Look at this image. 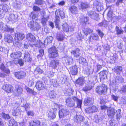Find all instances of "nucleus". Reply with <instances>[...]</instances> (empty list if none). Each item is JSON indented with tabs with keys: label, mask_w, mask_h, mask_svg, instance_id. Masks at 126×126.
Returning a JSON list of instances; mask_svg holds the SVG:
<instances>
[{
	"label": "nucleus",
	"mask_w": 126,
	"mask_h": 126,
	"mask_svg": "<svg viewBox=\"0 0 126 126\" xmlns=\"http://www.w3.org/2000/svg\"><path fill=\"white\" fill-rule=\"evenodd\" d=\"M66 102L67 106L70 107L75 106L76 103L77 104V106L79 108L80 107L82 103L81 100L76 97H73L71 98H68L66 99Z\"/></svg>",
	"instance_id": "nucleus-1"
},
{
	"label": "nucleus",
	"mask_w": 126,
	"mask_h": 126,
	"mask_svg": "<svg viewBox=\"0 0 126 126\" xmlns=\"http://www.w3.org/2000/svg\"><path fill=\"white\" fill-rule=\"evenodd\" d=\"M49 54L48 56L49 58H55L58 56V50L54 47H52L48 50Z\"/></svg>",
	"instance_id": "nucleus-2"
},
{
	"label": "nucleus",
	"mask_w": 126,
	"mask_h": 126,
	"mask_svg": "<svg viewBox=\"0 0 126 126\" xmlns=\"http://www.w3.org/2000/svg\"><path fill=\"white\" fill-rule=\"evenodd\" d=\"M107 86L103 84L101 85L97 86L96 88V92L100 94H104L107 91Z\"/></svg>",
	"instance_id": "nucleus-3"
},
{
	"label": "nucleus",
	"mask_w": 126,
	"mask_h": 126,
	"mask_svg": "<svg viewBox=\"0 0 126 126\" xmlns=\"http://www.w3.org/2000/svg\"><path fill=\"white\" fill-rule=\"evenodd\" d=\"M88 84L85 85L83 90L84 91H87L91 90L94 85V83L93 80L88 81Z\"/></svg>",
	"instance_id": "nucleus-4"
},
{
	"label": "nucleus",
	"mask_w": 126,
	"mask_h": 126,
	"mask_svg": "<svg viewBox=\"0 0 126 126\" xmlns=\"http://www.w3.org/2000/svg\"><path fill=\"white\" fill-rule=\"evenodd\" d=\"M44 123L42 120H35L30 123V126H44Z\"/></svg>",
	"instance_id": "nucleus-5"
},
{
	"label": "nucleus",
	"mask_w": 126,
	"mask_h": 126,
	"mask_svg": "<svg viewBox=\"0 0 126 126\" xmlns=\"http://www.w3.org/2000/svg\"><path fill=\"white\" fill-rule=\"evenodd\" d=\"M2 88L6 92L8 93L12 92L13 91V87L10 84H4L3 85Z\"/></svg>",
	"instance_id": "nucleus-6"
},
{
	"label": "nucleus",
	"mask_w": 126,
	"mask_h": 126,
	"mask_svg": "<svg viewBox=\"0 0 126 126\" xmlns=\"http://www.w3.org/2000/svg\"><path fill=\"white\" fill-rule=\"evenodd\" d=\"M69 111L66 109H62L60 110L59 112V116L60 118H62L66 115L68 114Z\"/></svg>",
	"instance_id": "nucleus-7"
},
{
	"label": "nucleus",
	"mask_w": 126,
	"mask_h": 126,
	"mask_svg": "<svg viewBox=\"0 0 126 126\" xmlns=\"http://www.w3.org/2000/svg\"><path fill=\"white\" fill-rule=\"evenodd\" d=\"M15 88L14 95L16 96L20 95L23 91L22 88L18 85H16Z\"/></svg>",
	"instance_id": "nucleus-8"
},
{
	"label": "nucleus",
	"mask_w": 126,
	"mask_h": 126,
	"mask_svg": "<svg viewBox=\"0 0 126 126\" xmlns=\"http://www.w3.org/2000/svg\"><path fill=\"white\" fill-rule=\"evenodd\" d=\"M57 110V109L55 108H53L52 110H50L48 112L49 116L52 119L55 118L56 117Z\"/></svg>",
	"instance_id": "nucleus-9"
},
{
	"label": "nucleus",
	"mask_w": 126,
	"mask_h": 126,
	"mask_svg": "<svg viewBox=\"0 0 126 126\" xmlns=\"http://www.w3.org/2000/svg\"><path fill=\"white\" fill-rule=\"evenodd\" d=\"M22 53L20 51H18L12 53L10 57L13 59H18L21 56Z\"/></svg>",
	"instance_id": "nucleus-10"
},
{
	"label": "nucleus",
	"mask_w": 126,
	"mask_h": 126,
	"mask_svg": "<svg viewBox=\"0 0 126 126\" xmlns=\"http://www.w3.org/2000/svg\"><path fill=\"white\" fill-rule=\"evenodd\" d=\"M59 60L55 59L51 60L50 62V66L53 68H55L59 64Z\"/></svg>",
	"instance_id": "nucleus-11"
},
{
	"label": "nucleus",
	"mask_w": 126,
	"mask_h": 126,
	"mask_svg": "<svg viewBox=\"0 0 126 126\" xmlns=\"http://www.w3.org/2000/svg\"><path fill=\"white\" fill-rule=\"evenodd\" d=\"M25 73L22 71L16 72L15 74V76L18 79L24 78L25 76Z\"/></svg>",
	"instance_id": "nucleus-12"
},
{
	"label": "nucleus",
	"mask_w": 126,
	"mask_h": 126,
	"mask_svg": "<svg viewBox=\"0 0 126 126\" xmlns=\"http://www.w3.org/2000/svg\"><path fill=\"white\" fill-rule=\"evenodd\" d=\"M98 110V108L96 106H93L87 109L86 111L87 113H91L97 112Z\"/></svg>",
	"instance_id": "nucleus-13"
},
{
	"label": "nucleus",
	"mask_w": 126,
	"mask_h": 126,
	"mask_svg": "<svg viewBox=\"0 0 126 126\" xmlns=\"http://www.w3.org/2000/svg\"><path fill=\"white\" fill-rule=\"evenodd\" d=\"M84 119V118L83 116L77 114H76V115L74 116V121L78 123L82 122Z\"/></svg>",
	"instance_id": "nucleus-14"
},
{
	"label": "nucleus",
	"mask_w": 126,
	"mask_h": 126,
	"mask_svg": "<svg viewBox=\"0 0 126 126\" xmlns=\"http://www.w3.org/2000/svg\"><path fill=\"white\" fill-rule=\"evenodd\" d=\"M26 38L28 41L31 42H34L36 41V39L35 37L31 33H29L27 34Z\"/></svg>",
	"instance_id": "nucleus-15"
},
{
	"label": "nucleus",
	"mask_w": 126,
	"mask_h": 126,
	"mask_svg": "<svg viewBox=\"0 0 126 126\" xmlns=\"http://www.w3.org/2000/svg\"><path fill=\"white\" fill-rule=\"evenodd\" d=\"M94 5L96 7L97 10L99 11H101L102 9V4L101 3L99 2L96 0H95L93 3Z\"/></svg>",
	"instance_id": "nucleus-16"
},
{
	"label": "nucleus",
	"mask_w": 126,
	"mask_h": 126,
	"mask_svg": "<svg viewBox=\"0 0 126 126\" xmlns=\"http://www.w3.org/2000/svg\"><path fill=\"white\" fill-rule=\"evenodd\" d=\"M36 87L38 90H41L44 88V86L42 81H38L36 83Z\"/></svg>",
	"instance_id": "nucleus-17"
},
{
	"label": "nucleus",
	"mask_w": 126,
	"mask_h": 126,
	"mask_svg": "<svg viewBox=\"0 0 126 126\" xmlns=\"http://www.w3.org/2000/svg\"><path fill=\"white\" fill-rule=\"evenodd\" d=\"M71 74L73 75H76L77 73V68L76 65H74L70 68Z\"/></svg>",
	"instance_id": "nucleus-18"
},
{
	"label": "nucleus",
	"mask_w": 126,
	"mask_h": 126,
	"mask_svg": "<svg viewBox=\"0 0 126 126\" xmlns=\"http://www.w3.org/2000/svg\"><path fill=\"white\" fill-rule=\"evenodd\" d=\"M24 59L25 62L31 61L32 58L30 57V54L28 52H25Z\"/></svg>",
	"instance_id": "nucleus-19"
},
{
	"label": "nucleus",
	"mask_w": 126,
	"mask_h": 126,
	"mask_svg": "<svg viewBox=\"0 0 126 126\" xmlns=\"http://www.w3.org/2000/svg\"><path fill=\"white\" fill-rule=\"evenodd\" d=\"M84 102L85 105L87 106H89L92 104L94 103L93 99L90 98H88L85 99Z\"/></svg>",
	"instance_id": "nucleus-20"
},
{
	"label": "nucleus",
	"mask_w": 126,
	"mask_h": 126,
	"mask_svg": "<svg viewBox=\"0 0 126 126\" xmlns=\"http://www.w3.org/2000/svg\"><path fill=\"white\" fill-rule=\"evenodd\" d=\"M70 26H69L66 23H65L62 25V28L63 30L66 32H68L70 29V31L73 30L72 29L70 28Z\"/></svg>",
	"instance_id": "nucleus-21"
},
{
	"label": "nucleus",
	"mask_w": 126,
	"mask_h": 126,
	"mask_svg": "<svg viewBox=\"0 0 126 126\" xmlns=\"http://www.w3.org/2000/svg\"><path fill=\"white\" fill-rule=\"evenodd\" d=\"M80 52L79 49L77 48L76 50H72L71 53L74 55V57L77 58L80 56Z\"/></svg>",
	"instance_id": "nucleus-22"
},
{
	"label": "nucleus",
	"mask_w": 126,
	"mask_h": 126,
	"mask_svg": "<svg viewBox=\"0 0 126 126\" xmlns=\"http://www.w3.org/2000/svg\"><path fill=\"white\" fill-rule=\"evenodd\" d=\"M112 70L117 74L119 75L123 69L121 66H117L112 69Z\"/></svg>",
	"instance_id": "nucleus-23"
},
{
	"label": "nucleus",
	"mask_w": 126,
	"mask_h": 126,
	"mask_svg": "<svg viewBox=\"0 0 126 126\" xmlns=\"http://www.w3.org/2000/svg\"><path fill=\"white\" fill-rule=\"evenodd\" d=\"M27 24L28 26L31 29L32 31H35V30L34 29L35 28V23L34 24V22L32 21H28L27 22Z\"/></svg>",
	"instance_id": "nucleus-24"
},
{
	"label": "nucleus",
	"mask_w": 126,
	"mask_h": 126,
	"mask_svg": "<svg viewBox=\"0 0 126 126\" xmlns=\"http://www.w3.org/2000/svg\"><path fill=\"white\" fill-rule=\"evenodd\" d=\"M5 41L8 43H10L13 41L12 37L9 34H7L5 35L4 37Z\"/></svg>",
	"instance_id": "nucleus-25"
},
{
	"label": "nucleus",
	"mask_w": 126,
	"mask_h": 126,
	"mask_svg": "<svg viewBox=\"0 0 126 126\" xmlns=\"http://www.w3.org/2000/svg\"><path fill=\"white\" fill-rule=\"evenodd\" d=\"M15 36L19 40H22L25 37L24 34L22 33H17L15 34Z\"/></svg>",
	"instance_id": "nucleus-26"
},
{
	"label": "nucleus",
	"mask_w": 126,
	"mask_h": 126,
	"mask_svg": "<svg viewBox=\"0 0 126 126\" xmlns=\"http://www.w3.org/2000/svg\"><path fill=\"white\" fill-rule=\"evenodd\" d=\"M107 113L109 117L112 118L115 114V110L113 108L110 109L108 110Z\"/></svg>",
	"instance_id": "nucleus-27"
},
{
	"label": "nucleus",
	"mask_w": 126,
	"mask_h": 126,
	"mask_svg": "<svg viewBox=\"0 0 126 126\" xmlns=\"http://www.w3.org/2000/svg\"><path fill=\"white\" fill-rule=\"evenodd\" d=\"M0 69L2 71H4L5 73L8 74L10 73V71L9 69L7 68H6L4 65L3 64H2L1 66H0Z\"/></svg>",
	"instance_id": "nucleus-28"
},
{
	"label": "nucleus",
	"mask_w": 126,
	"mask_h": 126,
	"mask_svg": "<svg viewBox=\"0 0 126 126\" xmlns=\"http://www.w3.org/2000/svg\"><path fill=\"white\" fill-rule=\"evenodd\" d=\"M87 14L90 17L93 19L95 18L96 15L95 12L91 11L88 12Z\"/></svg>",
	"instance_id": "nucleus-29"
},
{
	"label": "nucleus",
	"mask_w": 126,
	"mask_h": 126,
	"mask_svg": "<svg viewBox=\"0 0 126 126\" xmlns=\"http://www.w3.org/2000/svg\"><path fill=\"white\" fill-rule=\"evenodd\" d=\"M59 19L60 18L59 16H56L55 17V19L54 21L56 27V28H58L59 30L60 29V27L59 25L60 22Z\"/></svg>",
	"instance_id": "nucleus-30"
},
{
	"label": "nucleus",
	"mask_w": 126,
	"mask_h": 126,
	"mask_svg": "<svg viewBox=\"0 0 126 126\" xmlns=\"http://www.w3.org/2000/svg\"><path fill=\"white\" fill-rule=\"evenodd\" d=\"M16 107H15L14 108V111L13 112V114L14 116H18L20 114L21 110L18 107H17V110L18 111H17L16 110Z\"/></svg>",
	"instance_id": "nucleus-31"
},
{
	"label": "nucleus",
	"mask_w": 126,
	"mask_h": 126,
	"mask_svg": "<svg viewBox=\"0 0 126 126\" xmlns=\"http://www.w3.org/2000/svg\"><path fill=\"white\" fill-rule=\"evenodd\" d=\"M95 118L96 122L98 124H100L102 123L103 119L102 118L98 115H96L95 116Z\"/></svg>",
	"instance_id": "nucleus-32"
},
{
	"label": "nucleus",
	"mask_w": 126,
	"mask_h": 126,
	"mask_svg": "<svg viewBox=\"0 0 126 126\" xmlns=\"http://www.w3.org/2000/svg\"><path fill=\"white\" fill-rule=\"evenodd\" d=\"M84 33L86 35H88L89 34L93 32V30L89 28L85 29L83 31Z\"/></svg>",
	"instance_id": "nucleus-33"
},
{
	"label": "nucleus",
	"mask_w": 126,
	"mask_h": 126,
	"mask_svg": "<svg viewBox=\"0 0 126 126\" xmlns=\"http://www.w3.org/2000/svg\"><path fill=\"white\" fill-rule=\"evenodd\" d=\"M25 89L26 90L27 92L30 94L34 95H36V93L33 90L30 89L27 86H25Z\"/></svg>",
	"instance_id": "nucleus-34"
},
{
	"label": "nucleus",
	"mask_w": 126,
	"mask_h": 126,
	"mask_svg": "<svg viewBox=\"0 0 126 126\" xmlns=\"http://www.w3.org/2000/svg\"><path fill=\"white\" fill-rule=\"evenodd\" d=\"M121 111L120 109H118L116 110L115 113L116 117L118 120H119L122 117V116L121 113Z\"/></svg>",
	"instance_id": "nucleus-35"
},
{
	"label": "nucleus",
	"mask_w": 126,
	"mask_h": 126,
	"mask_svg": "<svg viewBox=\"0 0 126 126\" xmlns=\"http://www.w3.org/2000/svg\"><path fill=\"white\" fill-rule=\"evenodd\" d=\"M14 28H12L8 27L7 25H5V31L6 32L12 33L14 32Z\"/></svg>",
	"instance_id": "nucleus-36"
},
{
	"label": "nucleus",
	"mask_w": 126,
	"mask_h": 126,
	"mask_svg": "<svg viewBox=\"0 0 126 126\" xmlns=\"http://www.w3.org/2000/svg\"><path fill=\"white\" fill-rule=\"evenodd\" d=\"M56 94L54 91H50L48 95L51 99H54L56 97Z\"/></svg>",
	"instance_id": "nucleus-37"
},
{
	"label": "nucleus",
	"mask_w": 126,
	"mask_h": 126,
	"mask_svg": "<svg viewBox=\"0 0 126 126\" xmlns=\"http://www.w3.org/2000/svg\"><path fill=\"white\" fill-rule=\"evenodd\" d=\"M73 91H74L71 88H69L66 90V94L68 96H70L73 94Z\"/></svg>",
	"instance_id": "nucleus-38"
},
{
	"label": "nucleus",
	"mask_w": 126,
	"mask_h": 126,
	"mask_svg": "<svg viewBox=\"0 0 126 126\" xmlns=\"http://www.w3.org/2000/svg\"><path fill=\"white\" fill-rule=\"evenodd\" d=\"M89 7V4L87 3L82 2L81 4V7L82 9H86Z\"/></svg>",
	"instance_id": "nucleus-39"
},
{
	"label": "nucleus",
	"mask_w": 126,
	"mask_h": 126,
	"mask_svg": "<svg viewBox=\"0 0 126 126\" xmlns=\"http://www.w3.org/2000/svg\"><path fill=\"white\" fill-rule=\"evenodd\" d=\"M9 123L11 126H18L16 122L13 119H11L9 121Z\"/></svg>",
	"instance_id": "nucleus-40"
},
{
	"label": "nucleus",
	"mask_w": 126,
	"mask_h": 126,
	"mask_svg": "<svg viewBox=\"0 0 126 126\" xmlns=\"http://www.w3.org/2000/svg\"><path fill=\"white\" fill-rule=\"evenodd\" d=\"M69 10L72 13H73L77 11V8L76 6H72L69 7Z\"/></svg>",
	"instance_id": "nucleus-41"
},
{
	"label": "nucleus",
	"mask_w": 126,
	"mask_h": 126,
	"mask_svg": "<svg viewBox=\"0 0 126 126\" xmlns=\"http://www.w3.org/2000/svg\"><path fill=\"white\" fill-rule=\"evenodd\" d=\"M106 71H103L100 72L99 73L101 79H104L106 77Z\"/></svg>",
	"instance_id": "nucleus-42"
},
{
	"label": "nucleus",
	"mask_w": 126,
	"mask_h": 126,
	"mask_svg": "<svg viewBox=\"0 0 126 126\" xmlns=\"http://www.w3.org/2000/svg\"><path fill=\"white\" fill-rule=\"evenodd\" d=\"M84 79L82 78H79L76 80V83L79 85H82L83 84Z\"/></svg>",
	"instance_id": "nucleus-43"
},
{
	"label": "nucleus",
	"mask_w": 126,
	"mask_h": 126,
	"mask_svg": "<svg viewBox=\"0 0 126 126\" xmlns=\"http://www.w3.org/2000/svg\"><path fill=\"white\" fill-rule=\"evenodd\" d=\"M92 38L93 39L97 40L98 39L99 37L98 35L96 34H94L91 35L90 36V38L91 39Z\"/></svg>",
	"instance_id": "nucleus-44"
},
{
	"label": "nucleus",
	"mask_w": 126,
	"mask_h": 126,
	"mask_svg": "<svg viewBox=\"0 0 126 126\" xmlns=\"http://www.w3.org/2000/svg\"><path fill=\"white\" fill-rule=\"evenodd\" d=\"M42 73H43V71L40 68L38 67H37L34 71V73L35 74L38 73L39 74H42Z\"/></svg>",
	"instance_id": "nucleus-45"
},
{
	"label": "nucleus",
	"mask_w": 126,
	"mask_h": 126,
	"mask_svg": "<svg viewBox=\"0 0 126 126\" xmlns=\"http://www.w3.org/2000/svg\"><path fill=\"white\" fill-rule=\"evenodd\" d=\"M15 18V15L13 14H11L10 15V17L9 18V20L11 21H14L16 20Z\"/></svg>",
	"instance_id": "nucleus-46"
},
{
	"label": "nucleus",
	"mask_w": 126,
	"mask_h": 126,
	"mask_svg": "<svg viewBox=\"0 0 126 126\" xmlns=\"http://www.w3.org/2000/svg\"><path fill=\"white\" fill-rule=\"evenodd\" d=\"M1 115L2 117L5 119H8L10 118V117L8 114H5L4 112H2Z\"/></svg>",
	"instance_id": "nucleus-47"
},
{
	"label": "nucleus",
	"mask_w": 126,
	"mask_h": 126,
	"mask_svg": "<svg viewBox=\"0 0 126 126\" xmlns=\"http://www.w3.org/2000/svg\"><path fill=\"white\" fill-rule=\"evenodd\" d=\"M35 27L34 28V29L35 30V31H38L40 29L41 27V26L37 22H35Z\"/></svg>",
	"instance_id": "nucleus-48"
},
{
	"label": "nucleus",
	"mask_w": 126,
	"mask_h": 126,
	"mask_svg": "<svg viewBox=\"0 0 126 126\" xmlns=\"http://www.w3.org/2000/svg\"><path fill=\"white\" fill-rule=\"evenodd\" d=\"M107 22L105 21H103L102 22L99 23L98 24V26L101 27L103 26L106 27L107 26Z\"/></svg>",
	"instance_id": "nucleus-49"
},
{
	"label": "nucleus",
	"mask_w": 126,
	"mask_h": 126,
	"mask_svg": "<svg viewBox=\"0 0 126 126\" xmlns=\"http://www.w3.org/2000/svg\"><path fill=\"white\" fill-rule=\"evenodd\" d=\"M47 21V19L43 17L41 19V23L43 26H45L46 24V23Z\"/></svg>",
	"instance_id": "nucleus-50"
},
{
	"label": "nucleus",
	"mask_w": 126,
	"mask_h": 126,
	"mask_svg": "<svg viewBox=\"0 0 126 126\" xmlns=\"http://www.w3.org/2000/svg\"><path fill=\"white\" fill-rule=\"evenodd\" d=\"M7 5H0V10H2L3 11L7 12L8 11V9L6 8Z\"/></svg>",
	"instance_id": "nucleus-51"
},
{
	"label": "nucleus",
	"mask_w": 126,
	"mask_h": 126,
	"mask_svg": "<svg viewBox=\"0 0 126 126\" xmlns=\"http://www.w3.org/2000/svg\"><path fill=\"white\" fill-rule=\"evenodd\" d=\"M64 36L63 35L59 34L57 36V39L58 41H62L63 40Z\"/></svg>",
	"instance_id": "nucleus-52"
},
{
	"label": "nucleus",
	"mask_w": 126,
	"mask_h": 126,
	"mask_svg": "<svg viewBox=\"0 0 126 126\" xmlns=\"http://www.w3.org/2000/svg\"><path fill=\"white\" fill-rule=\"evenodd\" d=\"M0 51L5 53H8L9 51L8 49L5 47H0Z\"/></svg>",
	"instance_id": "nucleus-53"
},
{
	"label": "nucleus",
	"mask_w": 126,
	"mask_h": 126,
	"mask_svg": "<svg viewBox=\"0 0 126 126\" xmlns=\"http://www.w3.org/2000/svg\"><path fill=\"white\" fill-rule=\"evenodd\" d=\"M116 80H118L119 82H122L124 81L123 79L121 76H117L116 77Z\"/></svg>",
	"instance_id": "nucleus-54"
},
{
	"label": "nucleus",
	"mask_w": 126,
	"mask_h": 126,
	"mask_svg": "<svg viewBox=\"0 0 126 126\" xmlns=\"http://www.w3.org/2000/svg\"><path fill=\"white\" fill-rule=\"evenodd\" d=\"M32 9L33 11L37 12L40 11L41 10L40 8L36 6H34L33 7Z\"/></svg>",
	"instance_id": "nucleus-55"
},
{
	"label": "nucleus",
	"mask_w": 126,
	"mask_h": 126,
	"mask_svg": "<svg viewBox=\"0 0 126 126\" xmlns=\"http://www.w3.org/2000/svg\"><path fill=\"white\" fill-rule=\"evenodd\" d=\"M119 28L118 26H116V30L117 31V34H120L122 33L123 31L120 29H119Z\"/></svg>",
	"instance_id": "nucleus-56"
},
{
	"label": "nucleus",
	"mask_w": 126,
	"mask_h": 126,
	"mask_svg": "<svg viewBox=\"0 0 126 126\" xmlns=\"http://www.w3.org/2000/svg\"><path fill=\"white\" fill-rule=\"evenodd\" d=\"M5 25H6L4 24L2 22H0V30H4L5 31Z\"/></svg>",
	"instance_id": "nucleus-57"
},
{
	"label": "nucleus",
	"mask_w": 126,
	"mask_h": 126,
	"mask_svg": "<svg viewBox=\"0 0 126 126\" xmlns=\"http://www.w3.org/2000/svg\"><path fill=\"white\" fill-rule=\"evenodd\" d=\"M59 14L61 18H63L65 17V14L63 11L61 10H59Z\"/></svg>",
	"instance_id": "nucleus-58"
},
{
	"label": "nucleus",
	"mask_w": 126,
	"mask_h": 126,
	"mask_svg": "<svg viewBox=\"0 0 126 126\" xmlns=\"http://www.w3.org/2000/svg\"><path fill=\"white\" fill-rule=\"evenodd\" d=\"M67 62L68 64H71L73 62V60L72 58L70 57H69L67 58Z\"/></svg>",
	"instance_id": "nucleus-59"
},
{
	"label": "nucleus",
	"mask_w": 126,
	"mask_h": 126,
	"mask_svg": "<svg viewBox=\"0 0 126 126\" xmlns=\"http://www.w3.org/2000/svg\"><path fill=\"white\" fill-rule=\"evenodd\" d=\"M96 31L99 34V36L101 38H102L104 34L101 30L98 29Z\"/></svg>",
	"instance_id": "nucleus-60"
},
{
	"label": "nucleus",
	"mask_w": 126,
	"mask_h": 126,
	"mask_svg": "<svg viewBox=\"0 0 126 126\" xmlns=\"http://www.w3.org/2000/svg\"><path fill=\"white\" fill-rule=\"evenodd\" d=\"M53 40V38L51 36H49L47 37V40L48 43H51Z\"/></svg>",
	"instance_id": "nucleus-61"
},
{
	"label": "nucleus",
	"mask_w": 126,
	"mask_h": 126,
	"mask_svg": "<svg viewBox=\"0 0 126 126\" xmlns=\"http://www.w3.org/2000/svg\"><path fill=\"white\" fill-rule=\"evenodd\" d=\"M43 0H36L35 3L38 5H41L43 4Z\"/></svg>",
	"instance_id": "nucleus-62"
},
{
	"label": "nucleus",
	"mask_w": 126,
	"mask_h": 126,
	"mask_svg": "<svg viewBox=\"0 0 126 126\" xmlns=\"http://www.w3.org/2000/svg\"><path fill=\"white\" fill-rule=\"evenodd\" d=\"M39 54L38 55V56L42 57L44 54V50L43 49H40L39 50Z\"/></svg>",
	"instance_id": "nucleus-63"
},
{
	"label": "nucleus",
	"mask_w": 126,
	"mask_h": 126,
	"mask_svg": "<svg viewBox=\"0 0 126 126\" xmlns=\"http://www.w3.org/2000/svg\"><path fill=\"white\" fill-rule=\"evenodd\" d=\"M18 63L21 66H23L24 64L23 61L22 59H20L18 61Z\"/></svg>",
	"instance_id": "nucleus-64"
}]
</instances>
